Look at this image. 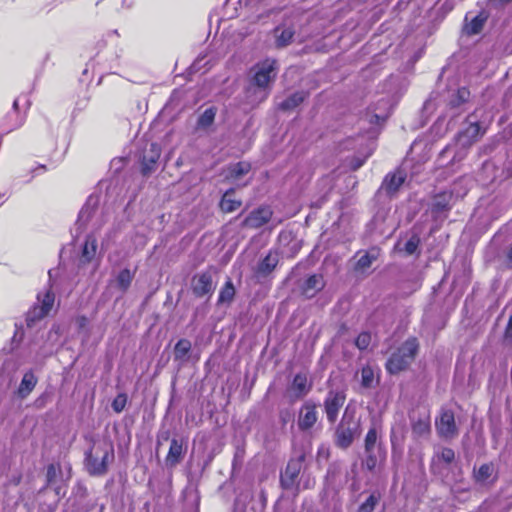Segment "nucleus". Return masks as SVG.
<instances>
[{"label":"nucleus","instance_id":"f257e3e1","mask_svg":"<svg viewBox=\"0 0 512 512\" xmlns=\"http://www.w3.org/2000/svg\"><path fill=\"white\" fill-rule=\"evenodd\" d=\"M251 73L252 77L245 92L246 100L251 105H257L263 102L270 93L271 84L278 73L277 61L267 58L254 65Z\"/></svg>","mask_w":512,"mask_h":512},{"label":"nucleus","instance_id":"f03ea898","mask_svg":"<svg viewBox=\"0 0 512 512\" xmlns=\"http://www.w3.org/2000/svg\"><path fill=\"white\" fill-rule=\"evenodd\" d=\"M360 422L356 418V407L348 404L335 430V444L343 449L348 448L359 434Z\"/></svg>","mask_w":512,"mask_h":512},{"label":"nucleus","instance_id":"7ed1b4c3","mask_svg":"<svg viewBox=\"0 0 512 512\" xmlns=\"http://www.w3.org/2000/svg\"><path fill=\"white\" fill-rule=\"evenodd\" d=\"M418 348L419 343L416 338L407 339L387 360V371L396 374L406 369L415 359Z\"/></svg>","mask_w":512,"mask_h":512},{"label":"nucleus","instance_id":"20e7f679","mask_svg":"<svg viewBox=\"0 0 512 512\" xmlns=\"http://www.w3.org/2000/svg\"><path fill=\"white\" fill-rule=\"evenodd\" d=\"M113 457L111 445L106 443L94 445L91 451L86 453V468L91 475H102Z\"/></svg>","mask_w":512,"mask_h":512},{"label":"nucleus","instance_id":"39448f33","mask_svg":"<svg viewBox=\"0 0 512 512\" xmlns=\"http://www.w3.org/2000/svg\"><path fill=\"white\" fill-rule=\"evenodd\" d=\"M54 301L55 295L50 289L43 294L39 293L37 303L27 313L26 321L28 326L47 316L53 308Z\"/></svg>","mask_w":512,"mask_h":512},{"label":"nucleus","instance_id":"423d86ee","mask_svg":"<svg viewBox=\"0 0 512 512\" xmlns=\"http://www.w3.org/2000/svg\"><path fill=\"white\" fill-rule=\"evenodd\" d=\"M346 401V392L344 389H330L324 399L323 407L327 421L334 424L341 408Z\"/></svg>","mask_w":512,"mask_h":512},{"label":"nucleus","instance_id":"0eeeda50","mask_svg":"<svg viewBox=\"0 0 512 512\" xmlns=\"http://www.w3.org/2000/svg\"><path fill=\"white\" fill-rule=\"evenodd\" d=\"M318 421L317 405L311 400L306 401L298 412L297 425L299 430L307 432Z\"/></svg>","mask_w":512,"mask_h":512},{"label":"nucleus","instance_id":"6e6552de","mask_svg":"<svg viewBox=\"0 0 512 512\" xmlns=\"http://www.w3.org/2000/svg\"><path fill=\"white\" fill-rule=\"evenodd\" d=\"M436 429L440 437L453 439L458 435L454 413L449 409H442L439 419L436 420Z\"/></svg>","mask_w":512,"mask_h":512},{"label":"nucleus","instance_id":"1a4fd4ad","mask_svg":"<svg viewBox=\"0 0 512 512\" xmlns=\"http://www.w3.org/2000/svg\"><path fill=\"white\" fill-rule=\"evenodd\" d=\"M213 268L195 275L192 279V291L197 297H203L214 291Z\"/></svg>","mask_w":512,"mask_h":512},{"label":"nucleus","instance_id":"9d476101","mask_svg":"<svg viewBox=\"0 0 512 512\" xmlns=\"http://www.w3.org/2000/svg\"><path fill=\"white\" fill-rule=\"evenodd\" d=\"M466 192H467V189H465L462 192L455 191V189H454L453 191H444V192L437 194L434 197V200L432 203V213L436 217H438L441 214L449 211L452 206V199H453L454 193L456 194V197L459 198V197H463L466 194Z\"/></svg>","mask_w":512,"mask_h":512},{"label":"nucleus","instance_id":"9b49d317","mask_svg":"<svg viewBox=\"0 0 512 512\" xmlns=\"http://www.w3.org/2000/svg\"><path fill=\"white\" fill-rule=\"evenodd\" d=\"M483 133L478 122L469 120L468 126L457 136L458 145L471 146Z\"/></svg>","mask_w":512,"mask_h":512},{"label":"nucleus","instance_id":"f8f14e48","mask_svg":"<svg viewBox=\"0 0 512 512\" xmlns=\"http://www.w3.org/2000/svg\"><path fill=\"white\" fill-rule=\"evenodd\" d=\"M272 216L269 207H260L252 211L244 220V225L250 228H259L266 224Z\"/></svg>","mask_w":512,"mask_h":512},{"label":"nucleus","instance_id":"ddd939ff","mask_svg":"<svg viewBox=\"0 0 512 512\" xmlns=\"http://www.w3.org/2000/svg\"><path fill=\"white\" fill-rule=\"evenodd\" d=\"M412 433L417 438L427 437L431 431L430 414L424 411L417 419L411 417Z\"/></svg>","mask_w":512,"mask_h":512},{"label":"nucleus","instance_id":"4468645a","mask_svg":"<svg viewBox=\"0 0 512 512\" xmlns=\"http://www.w3.org/2000/svg\"><path fill=\"white\" fill-rule=\"evenodd\" d=\"M312 384L308 381L307 375L298 373L294 376L289 391L296 399L305 397L311 390Z\"/></svg>","mask_w":512,"mask_h":512},{"label":"nucleus","instance_id":"2eb2a0df","mask_svg":"<svg viewBox=\"0 0 512 512\" xmlns=\"http://www.w3.org/2000/svg\"><path fill=\"white\" fill-rule=\"evenodd\" d=\"M18 104L19 99H15L13 102L12 111L7 114L3 123L4 133H9L15 129L20 128L25 121V116L18 111Z\"/></svg>","mask_w":512,"mask_h":512},{"label":"nucleus","instance_id":"dca6fc26","mask_svg":"<svg viewBox=\"0 0 512 512\" xmlns=\"http://www.w3.org/2000/svg\"><path fill=\"white\" fill-rule=\"evenodd\" d=\"M134 277L135 270L124 268L115 274L114 279L110 281V285L124 294L131 286Z\"/></svg>","mask_w":512,"mask_h":512},{"label":"nucleus","instance_id":"f3484780","mask_svg":"<svg viewBox=\"0 0 512 512\" xmlns=\"http://www.w3.org/2000/svg\"><path fill=\"white\" fill-rule=\"evenodd\" d=\"M301 471V461L291 460L288 462L285 471L281 475V484L283 488L290 489L294 486L295 481Z\"/></svg>","mask_w":512,"mask_h":512},{"label":"nucleus","instance_id":"a211bd4d","mask_svg":"<svg viewBox=\"0 0 512 512\" xmlns=\"http://www.w3.org/2000/svg\"><path fill=\"white\" fill-rule=\"evenodd\" d=\"M470 98V91L465 88H459L457 91L453 92L449 98V109L453 112V116L459 114L464 106Z\"/></svg>","mask_w":512,"mask_h":512},{"label":"nucleus","instance_id":"6ab92c4d","mask_svg":"<svg viewBox=\"0 0 512 512\" xmlns=\"http://www.w3.org/2000/svg\"><path fill=\"white\" fill-rule=\"evenodd\" d=\"M279 256L277 252L270 251L258 264L256 268V275L258 277L268 276L277 266Z\"/></svg>","mask_w":512,"mask_h":512},{"label":"nucleus","instance_id":"aec40b11","mask_svg":"<svg viewBox=\"0 0 512 512\" xmlns=\"http://www.w3.org/2000/svg\"><path fill=\"white\" fill-rule=\"evenodd\" d=\"M470 146H461L458 145V140L456 139V143L454 145H448L441 153L442 157L449 156L453 154L451 159V164L455 165L456 163L461 162L466 158L468 154Z\"/></svg>","mask_w":512,"mask_h":512},{"label":"nucleus","instance_id":"412c9836","mask_svg":"<svg viewBox=\"0 0 512 512\" xmlns=\"http://www.w3.org/2000/svg\"><path fill=\"white\" fill-rule=\"evenodd\" d=\"M391 111V105L388 100L382 99L380 101V106L376 107L373 111V114H368L369 122L371 124H381L383 123L389 116Z\"/></svg>","mask_w":512,"mask_h":512},{"label":"nucleus","instance_id":"4be33fe9","mask_svg":"<svg viewBox=\"0 0 512 512\" xmlns=\"http://www.w3.org/2000/svg\"><path fill=\"white\" fill-rule=\"evenodd\" d=\"M161 154V149L158 144L151 143L150 144V153L149 155L143 156V162H142V172L144 175L150 173L154 169V165L156 164L157 160L159 159Z\"/></svg>","mask_w":512,"mask_h":512},{"label":"nucleus","instance_id":"5701e85b","mask_svg":"<svg viewBox=\"0 0 512 512\" xmlns=\"http://www.w3.org/2000/svg\"><path fill=\"white\" fill-rule=\"evenodd\" d=\"M323 287V277L321 275L314 274L305 281L302 291L307 298H312Z\"/></svg>","mask_w":512,"mask_h":512},{"label":"nucleus","instance_id":"b1692460","mask_svg":"<svg viewBox=\"0 0 512 512\" xmlns=\"http://www.w3.org/2000/svg\"><path fill=\"white\" fill-rule=\"evenodd\" d=\"M103 4L106 8H110L117 13L131 10L135 6V0H102L97 5Z\"/></svg>","mask_w":512,"mask_h":512},{"label":"nucleus","instance_id":"393cba45","mask_svg":"<svg viewBox=\"0 0 512 512\" xmlns=\"http://www.w3.org/2000/svg\"><path fill=\"white\" fill-rule=\"evenodd\" d=\"M37 379L33 372H26L18 388V394L21 398L27 397L36 386Z\"/></svg>","mask_w":512,"mask_h":512},{"label":"nucleus","instance_id":"a878e982","mask_svg":"<svg viewBox=\"0 0 512 512\" xmlns=\"http://www.w3.org/2000/svg\"><path fill=\"white\" fill-rule=\"evenodd\" d=\"M183 454V444L182 442L178 441L177 439H172L168 455L166 457V462L170 465L177 464L181 456Z\"/></svg>","mask_w":512,"mask_h":512},{"label":"nucleus","instance_id":"bb28decb","mask_svg":"<svg viewBox=\"0 0 512 512\" xmlns=\"http://www.w3.org/2000/svg\"><path fill=\"white\" fill-rule=\"evenodd\" d=\"M466 24L464 26V32L467 35H475L478 34L486 21V17L482 14L475 16L470 22H468V17L465 18Z\"/></svg>","mask_w":512,"mask_h":512},{"label":"nucleus","instance_id":"cd10ccee","mask_svg":"<svg viewBox=\"0 0 512 512\" xmlns=\"http://www.w3.org/2000/svg\"><path fill=\"white\" fill-rule=\"evenodd\" d=\"M405 178L406 176L402 171H397L396 173L387 176L384 181L386 190L389 193L396 192L398 188L404 183Z\"/></svg>","mask_w":512,"mask_h":512},{"label":"nucleus","instance_id":"c85d7f7f","mask_svg":"<svg viewBox=\"0 0 512 512\" xmlns=\"http://www.w3.org/2000/svg\"><path fill=\"white\" fill-rule=\"evenodd\" d=\"M381 500V493L379 491H373L366 499L363 501L358 509L355 512H374L376 506L379 504Z\"/></svg>","mask_w":512,"mask_h":512},{"label":"nucleus","instance_id":"c756f323","mask_svg":"<svg viewBox=\"0 0 512 512\" xmlns=\"http://www.w3.org/2000/svg\"><path fill=\"white\" fill-rule=\"evenodd\" d=\"M97 204H98L97 198H94V197L88 198L86 204L83 206V208L79 212L78 221L81 224H85L88 221H90Z\"/></svg>","mask_w":512,"mask_h":512},{"label":"nucleus","instance_id":"7c9ffc66","mask_svg":"<svg viewBox=\"0 0 512 512\" xmlns=\"http://www.w3.org/2000/svg\"><path fill=\"white\" fill-rule=\"evenodd\" d=\"M294 36V30L290 27H277L275 29L276 44L279 47L288 45Z\"/></svg>","mask_w":512,"mask_h":512},{"label":"nucleus","instance_id":"2f4dec72","mask_svg":"<svg viewBox=\"0 0 512 512\" xmlns=\"http://www.w3.org/2000/svg\"><path fill=\"white\" fill-rule=\"evenodd\" d=\"M97 241L93 236H88L82 248V261L90 262L96 255Z\"/></svg>","mask_w":512,"mask_h":512},{"label":"nucleus","instance_id":"473e14b6","mask_svg":"<svg viewBox=\"0 0 512 512\" xmlns=\"http://www.w3.org/2000/svg\"><path fill=\"white\" fill-rule=\"evenodd\" d=\"M383 457L384 455H382L381 448L379 446L378 449H371V452L365 451L363 464L368 470L372 471L376 468L378 460Z\"/></svg>","mask_w":512,"mask_h":512},{"label":"nucleus","instance_id":"72a5a7b5","mask_svg":"<svg viewBox=\"0 0 512 512\" xmlns=\"http://www.w3.org/2000/svg\"><path fill=\"white\" fill-rule=\"evenodd\" d=\"M234 296H235L234 285H233L231 279H228L219 292L218 302L229 304L232 302Z\"/></svg>","mask_w":512,"mask_h":512},{"label":"nucleus","instance_id":"f704fd0d","mask_svg":"<svg viewBox=\"0 0 512 512\" xmlns=\"http://www.w3.org/2000/svg\"><path fill=\"white\" fill-rule=\"evenodd\" d=\"M304 98L305 94L303 92H295L281 102L279 107L283 110L294 109L304 101Z\"/></svg>","mask_w":512,"mask_h":512},{"label":"nucleus","instance_id":"c9c22d12","mask_svg":"<svg viewBox=\"0 0 512 512\" xmlns=\"http://www.w3.org/2000/svg\"><path fill=\"white\" fill-rule=\"evenodd\" d=\"M378 256V252L376 250H371L360 256L357 260L355 268L360 271H364L369 268L374 260H376Z\"/></svg>","mask_w":512,"mask_h":512},{"label":"nucleus","instance_id":"e433bc0d","mask_svg":"<svg viewBox=\"0 0 512 512\" xmlns=\"http://www.w3.org/2000/svg\"><path fill=\"white\" fill-rule=\"evenodd\" d=\"M494 473V466L492 464H483L475 472V479L477 482L486 483L490 480Z\"/></svg>","mask_w":512,"mask_h":512},{"label":"nucleus","instance_id":"4c0bfd02","mask_svg":"<svg viewBox=\"0 0 512 512\" xmlns=\"http://www.w3.org/2000/svg\"><path fill=\"white\" fill-rule=\"evenodd\" d=\"M241 206V202L231 199V191H227L220 202V207L224 212H233Z\"/></svg>","mask_w":512,"mask_h":512},{"label":"nucleus","instance_id":"58836bf2","mask_svg":"<svg viewBox=\"0 0 512 512\" xmlns=\"http://www.w3.org/2000/svg\"><path fill=\"white\" fill-rule=\"evenodd\" d=\"M191 350V342L187 339H180L174 348V355L176 359H184Z\"/></svg>","mask_w":512,"mask_h":512},{"label":"nucleus","instance_id":"ea45409f","mask_svg":"<svg viewBox=\"0 0 512 512\" xmlns=\"http://www.w3.org/2000/svg\"><path fill=\"white\" fill-rule=\"evenodd\" d=\"M377 440H378V431H377L376 427H371L365 436V440H364L365 451L371 452V449H378Z\"/></svg>","mask_w":512,"mask_h":512},{"label":"nucleus","instance_id":"a19ab883","mask_svg":"<svg viewBox=\"0 0 512 512\" xmlns=\"http://www.w3.org/2000/svg\"><path fill=\"white\" fill-rule=\"evenodd\" d=\"M375 379L374 370L370 366H365L361 370V385L364 388H371Z\"/></svg>","mask_w":512,"mask_h":512},{"label":"nucleus","instance_id":"79ce46f5","mask_svg":"<svg viewBox=\"0 0 512 512\" xmlns=\"http://www.w3.org/2000/svg\"><path fill=\"white\" fill-rule=\"evenodd\" d=\"M216 109L211 107L206 109L198 119V126L206 128L210 126L215 119Z\"/></svg>","mask_w":512,"mask_h":512},{"label":"nucleus","instance_id":"37998d69","mask_svg":"<svg viewBox=\"0 0 512 512\" xmlns=\"http://www.w3.org/2000/svg\"><path fill=\"white\" fill-rule=\"evenodd\" d=\"M434 459L449 465L454 461L455 453L450 448H441L435 453Z\"/></svg>","mask_w":512,"mask_h":512},{"label":"nucleus","instance_id":"c03bdc74","mask_svg":"<svg viewBox=\"0 0 512 512\" xmlns=\"http://www.w3.org/2000/svg\"><path fill=\"white\" fill-rule=\"evenodd\" d=\"M250 171V164L246 162H239L231 166L230 175L235 179H239L241 176L246 175Z\"/></svg>","mask_w":512,"mask_h":512},{"label":"nucleus","instance_id":"a18cd8bd","mask_svg":"<svg viewBox=\"0 0 512 512\" xmlns=\"http://www.w3.org/2000/svg\"><path fill=\"white\" fill-rule=\"evenodd\" d=\"M127 404V395L125 393H119L112 402V409L116 413H120L124 410Z\"/></svg>","mask_w":512,"mask_h":512},{"label":"nucleus","instance_id":"49530a36","mask_svg":"<svg viewBox=\"0 0 512 512\" xmlns=\"http://www.w3.org/2000/svg\"><path fill=\"white\" fill-rule=\"evenodd\" d=\"M419 243H420V239L417 235H412L408 240L407 242L405 243L404 245V251L408 254V255H412L413 253L416 252L418 246H419Z\"/></svg>","mask_w":512,"mask_h":512},{"label":"nucleus","instance_id":"de8ad7c7","mask_svg":"<svg viewBox=\"0 0 512 512\" xmlns=\"http://www.w3.org/2000/svg\"><path fill=\"white\" fill-rule=\"evenodd\" d=\"M371 342V335L367 332H362L356 338L355 344L360 350L366 349Z\"/></svg>","mask_w":512,"mask_h":512},{"label":"nucleus","instance_id":"09e8293b","mask_svg":"<svg viewBox=\"0 0 512 512\" xmlns=\"http://www.w3.org/2000/svg\"><path fill=\"white\" fill-rule=\"evenodd\" d=\"M58 468L54 464H50L47 467L46 477L49 484L53 483L57 474Z\"/></svg>","mask_w":512,"mask_h":512},{"label":"nucleus","instance_id":"8fccbe9b","mask_svg":"<svg viewBox=\"0 0 512 512\" xmlns=\"http://www.w3.org/2000/svg\"><path fill=\"white\" fill-rule=\"evenodd\" d=\"M505 338L512 340V315H510L509 317V321L505 331Z\"/></svg>","mask_w":512,"mask_h":512},{"label":"nucleus","instance_id":"3c124183","mask_svg":"<svg viewBox=\"0 0 512 512\" xmlns=\"http://www.w3.org/2000/svg\"><path fill=\"white\" fill-rule=\"evenodd\" d=\"M46 171V166L45 165H38L37 167H35L34 169H32V173L33 175L31 176L30 180L34 177V175H38L40 173H43Z\"/></svg>","mask_w":512,"mask_h":512},{"label":"nucleus","instance_id":"603ef678","mask_svg":"<svg viewBox=\"0 0 512 512\" xmlns=\"http://www.w3.org/2000/svg\"><path fill=\"white\" fill-rule=\"evenodd\" d=\"M76 321L80 328H84L88 323V319L85 316L77 317Z\"/></svg>","mask_w":512,"mask_h":512},{"label":"nucleus","instance_id":"864d4df0","mask_svg":"<svg viewBox=\"0 0 512 512\" xmlns=\"http://www.w3.org/2000/svg\"><path fill=\"white\" fill-rule=\"evenodd\" d=\"M512 0H490L491 4L493 5H499V6H502V5H505L509 2H511Z\"/></svg>","mask_w":512,"mask_h":512},{"label":"nucleus","instance_id":"5fc2aeb1","mask_svg":"<svg viewBox=\"0 0 512 512\" xmlns=\"http://www.w3.org/2000/svg\"><path fill=\"white\" fill-rule=\"evenodd\" d=\"M310 486H311V481L307 480V482L304 484L303 488L307 489V488H310Z\"/></svg>","mask_w":512,"mask_h":512},{"label":"nucleus","instance_id":"6e6d98bb","mask_svg":"<svg viewBox=\"0 0 512 512\" xmlns=\"http://www.w3.org/2000/svg\"><path fill=\"white\" fill-rule=\"evenodd\" d=\"M508 259H509V261H511V262H512V247H511V248H510V250H509V253H508Z\"/></svg>","mask_w":512,"mask_h":512},{"label":"nucleus","instance_id":"4d7b16f0","mask_svg":"<svg viewBox=\"0 0 512 512\" xmlns=\"http://www.w3.org/2000/svg\"><path fill=\"white\" fill-rule=\"evenodd\" d=\"M52 277H53V270H49V278H50V280H52Z\"/></svg>","mask_w":512,"mask_h":512},{"label":"nucleus","instance_id":"13d9d810","mask_svg":"<svg viewBox=\"0 0 512 512\" xmlns=\"http://www.w3.org/2000/svg\"><path fill=\"white\" fill-rule=\"evenodd\" d=\"M361 165H362V162H359V163H357V164L354 166V168H355V169H357V168L361 167Z\"/></svg>","mask_w":512,"mask_h":512},{"label":"nucleus","instance_id":"bf43d9fd","mask_svg":"<svg viewBox=\"0 0 512 512\" xmlns=\"http://www.w3.org/2000/svg\"><path fill=\"white\" fill-rule=\"evenodd\" d=\"M232 2H233V0H228V5L233 4Z\"/></svg>","mask_w":512,"mask_h":512},{"label":"nucleus","instance_id":"052dcab7","mask_svg":"<svg viewBox=\"0 0 512 512\" xmlns=\"http://www.w3.org/2000/svg\"><path fill=\"white\" fill-rule=\"evenodd\" d=\"M306 512H314V511H312V510H308V511H306Z\"/></svg>","mask_w":512,"mask_h":512}]
</instances>
